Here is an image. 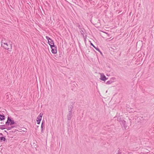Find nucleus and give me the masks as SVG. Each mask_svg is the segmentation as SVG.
<instances>
[{
	"instance_id": "nucleus-1",
	"label": "nucleus",
	"mask_w": 154,
	"mask_h": 154,
	"mask_svg": "<svg viewBox=\"0 0 154 154\" xmlns=\"http://www.w3.org/2000/svg\"><path fill=\"white\" fill-rule=\"evenodd\" d=\"M3 47L6 49L8 50L9 51H11L12 44L10 42L8 43L7 42L4 43V45H3Z\"/></svg>"
},
{
	"instance_id": "nucleus-2",
	"label": "nucleus",
	"mask_w": 154,
	"mask_h": 154,
	"mask_svg": "<svg viewBox=\"0 0 154 154\" xmlns=\"http://www.w3.org/2000/svg\"><path fill=\"white\" fill-rule=\"evenodd\" d=\"M14 124L15 122L14 120L11 119L10 117H8V120L5 123L6 125H12Z\"/></svg>"
},
{
	"instance_id": "nucleus-3",
	"label": "nucleus",
	"mask_w": 154,
	"mask_h": 154,
	"mask_svg": "<svg viewBox=\"0 0 154 154\" xmlns=\"http://www.w3.org/2000/svg\"><path fill=\"white\" fill-rule=\"evenodd\" d=\"M43 113H40L38 116L37 118L36 121L37 123L38 124H40V122L42 120V117L43 116Z\"/></svg>"
},
{
	"instance_id": "nucleus-4",
	"label": "nucleus",
	"mask_w": 154,
	"mask_h": 154,
	"mask_svg": "<svg viewBox=\"0 0 154 154\" xmlns=\"http://www.w3.org/2000/svg\"><path fill=\"white\" fill-rule=\"evenodd\" d=\"M51 48L52 49L51 52L52 53L55 54L57 53V47L56 46L54 45V46H51Z\"/></svg>"
},
{
	"instance_id": "nucleus-5",
	"label": "nucleus",
	"mask_w": 154,
	"mask_h": 154,
	"mask_svg": "<svg viewBox=\"0 0 154 154\" xmlns=\"http://www.w3.org/2000/svg\"><path fill=\"white\" fill-rule=\"evenodd\" d=\"M100 79L102 81H105L107 79L106 76L104 75L103 73L100 74Z\"/></svg>"
},
{
	"instance_id": "nucleus-6",
	"label": "nucleus",
	"mask_w": 154,
	"mask_h": 154,
	"mask_svg": "<svg viewBox=\"0 0 154 154\" xmlns=\"http://www.w3.org/2000/svg\"><path fill=\"white\" fill-rule=\"evenodd\" d=\"M72 112L70 111V112H69L67 116V119L68 120H71L72 117Z\"/></svg>"
},
{
	"instance_id": "nucleus-7",
	"label": "nucleus",
	"mask_w": 154,
	"mask_h": 154,
	"mask_svg": "<svg viewBox=\"0 0 154 154\" xmlns=\"http://www.w3.org/2000/svg\"><path fill=\"white\" fill-rule=\"evenodd\" d=\"M45 127V121H44L43 120L42 122L41 126V131L42 133L43 132V130L44 129Z\"/></svg>"
},
{
	"instance_id": "nucleus-8",
	"label": "nucleus",
	"mask_w": 154,
	"mask_h": 154,
	"mask_svg": "<svg viewBox=\"0 0 154 154\" xmlns=\"http://www.w3.org/2000/svg\"><path fill=\"white\" fill-rule=\"evenodd\" d=\"M122 125H123V126L124 128L125 129H126L127 127V125L126 122L125 120H123L122 121Z\"/></svg>"
},
{
	"instance_id": "nucleus-9",
	"label": "nucleus",
	"mask_w": 154,
	"mask_h": 154,
	"mask_svg": "<svg viewBox=\"0 0 154 154\" xmlns=\"http://www.w3.org/2000/svg\"><path fill=\"white\" fill-rule=\"evenodd\" d=\"M48 43L50 46V47H51V46H54V41L52 40V39H51L50 40H49V41H48Z\"/></svg>"
},
{
	"instance_id": "nucleus-10",
	"label": "nucleus",
	"mask_w": 154,
	"mask_h": 154,
	"mask_svg": "<svg viewBox=\"0 0 154 154\" xmlns=\"http://www.w3.org/2000/svg\"><path fill=\"white\" fill-rule=\"evenodd\" d=\"M91 45L95 49L99 52L101 54H102V53L101 52L99 49L97 47H96L92 43H91Z\"/></svg>"
},
{
	"instance_id": "nucleus-11",
	"label": "nucleus",
	"mask_w": 154,
	"mask_h": 154,
	"mask_svg": "<svg viewBox=\"0 0 154 154\" xmlns=\"http://www.w3.org/2000/svg\"><path fill=\"white\" fill-rule=\"evenodd\" d=\"M73 108V106L72 105L69 106H68V109L69 112L71 111L72 112V109Z\"/></svg>"
},
{
	"instance_id": "nucleus-12",
	"label": "nucleus",
	"mask_w": 154,
	"mask_h": 154,
	"mask_svg": "<svg viewBox=\"0 0 154 154\" xmlns=\"http://www.w3.org/2000/svg\"><path fill=\"white\" fill-rule=\"evenodd\" d=\"M6 128V125H0V129L3 130Z\"/></svg>"
},
{
	"instance_id": "nucleus-13",
	"label": "nucleus",
	"mask_w": 154,
	"mask_h": 154,
	"mask_svg": "<svg viewBox=\"0 0 154 154\" xmlns=\"http://www.w3.org/2000/svg\"><path fill=\"white\" fill-rule=\"evenodd\" d=\"M5 116L4 115H0V119L1 120H2L5 119Z\"/></svg>"
},
{
	"instance_id": "nucleus-14",
	"label": "nucleus",
	"mask_w": 154,
	"mask_h": 154,
	"mask_svg": "<svg viewBox=\"0 0 154 154\" xmlns=\"http://www.w3.org/2000/svg\"><path fill=\"white\" fill-rule=\"evenodd\" d=\"M6 140L5 138L4 137H0V141L2 140L5 141Z\"/></svg>"
},
{
	"instance_id": "nucleus-15",
	"label": "nucleus",
	"mask_w": 154,
	"mask_h": 154,
	"mask_svg": "<svg viewBox=\"0 0 154 154\" xmlns=\"http://www.w3.org/2000/svg\"><path fill=\"white\" fill-rule=\"evenodd\" d=\"M14 126H12L11 127H8V128H6L8 129V130H11L12 129V128H14Z\"/></svg>"
},
{
	"instance_id": "nucleus-16",
	"label": "nucleus",
	"mask_w": 154,
	"mask_h": 154,
	"mask_svg": "<svg viewBox=\"0 0 154 154\" xmlns=\"http://www.w3.org/2000/svg\"><path fill=\"white\" fill-rule=\"evenodd\" d=\"M112 82V81H108L106 83L107 84H111Z\"/></svg>"
},
{
	"instance_id": "nucleus-17",
	"label": "nucleus",
	"mask_w": 154,
	"mask_h": 154,
	"mask_svg": "<svg viewBox=\"0 0 154 154\" xmlns=\"http://www.w3.org/2000/svg\"><path fill=\"white\" fill-rule=\"evenodd\" d=\"M46 38L48 40V41H49V40H50L51 39L48 36H46Z\"/></svg>"
},
{
	"instance_id": "nucleus-18",
	"label": "nucleus",
	"mask_w": 154,
	"mask_h": 154,
	"mask_svg": "<svg viewBox=\"0 0 154 154\" xmlns=\"http://www.w3.org/2000/svg\"><path fill=\"white\" fill-rule=\"evenodd\" d=\"M1 45H2V46H3V45H4V42H3V41L2 40L1 42Z\"/></svg>"
},
{
	"instance_id": "nucleus-19",
	"label": "nucleus",
	"mask_w": 154,
	"mask_h": 154,
	"mask_svg": "<svg viewBox=\"0 0 154 154\" xmlns=\"http://www.w3.org/2000/svg\"><path fill=\"white\" fill-rule=\"evenodd\" d=\"M116 154H122V153L121 152L119 151L118 152V153Z\"/></svg>"
},
{
	"instance_id": "nucleus-20",
	"label": "nucleus",
	"mask_w": 154,
	"mask_h": 154,
	"mask_svg": "<svg viewBox=\"0 0 154 154\" xmlns=\"http://www.w3.org/2000/svg\"><path fill=\"white\" fill-rule=\"evenodd\" d=\"M0 135H3V134H2V133H0Z\"/></svg>"
}]
</instances>
